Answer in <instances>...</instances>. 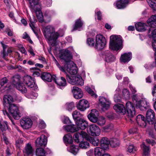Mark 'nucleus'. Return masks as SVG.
<instances>
[{"instance_id":"f257e3e1","label":"nucleus","mask_w":156,"mask_h":156,"mask_svg":"<svg viewBox=\"0 0 156 156\" xmlns=\"http://www.w3.org/2000/svg\"><path fill=\"white\" fill-rule=\"evenodd\" d=\"M44 34L52 46L56 45V40L59 36V34L57 32H55V28L53 26L49 25L45 27Z\"/></svg>"},{"instance_id":"f03ea898","label":"nucleus","mask_w":156,"mask_h":156,"mask_svg":"<svg viewBox=\"0 0 156 156\" xmlns=\"http://www.w3.org/2000/svg\"><path fill=\"white\" fill-rule=\"evenodd\" d=\"M55 62L59 69L62 72H66V71L68 73L73 75H75L77 73L76 68L75 66V64L74 62L71 60L65 62L66 63L62 66L59 64L56 59H55Z\"/></svg>"},{"instance_id":"7ed1b4c3","label":"nucleus","mask_w":156,"mask_h":156,"mask_svg":"<svg viewBox=\"0 0 156 156\" xmlns=\"http://www.w3.org/2000/svg\"><path fill=\"white\" fill-rule=\"evenodd\" d=\"M122 37L119 35H112L110 37L109 48L114 51H118L122 48Z\"/></svg>"},{"instance_id":"20e7f679","label":"nucleus","mask_w":156,"mask_h":156,"mask_svg":"<svg viewBox=\"0 0 156 156\" xmlns=\"http://www.w3.org/2000/svg\"><path fill=\"white\" fill-rule=\"evenodd\" d=\"M132 99L136 107L141 110L147 109L150 107L149 103L146 100L144 99L139 100L137 94L133 95Z\"/></svg>"},{"instance_id":"39448f33","label":"nucleus","mask_w":156,"mask_h":156,"mask_svg":"<svg viewBox=\"0 0 156 156\" xmlns=\"http://www.w3.org/2000/svg\"><path fill=\"white\" fill-rule=\"evenodd\" d=\"M8 111L15 119H19L21 116V114L19 112V106L17 105L14 104H10Z\"/></svg>"},{"instance_id":"423d86ee","label":"nucleus","mask_w":156,"mask_h":156,"mask_svg":"<svg viewBox=\"0 0 156 156\" xmlns=\"http://www.w3.org/2000/svg\"><path fill=\"white\" fill-rule=\"evenodd\" d=\"M24 83L28 87L33 88V90L36 89L37 87L35 84L34 80L31 76L27 75L23 78Z\"/></svg>"},{"instance_id":"0eeeda50","label":"nucleus","mask_w":156,"mask_h":156,"mask_svg":"<svg viewBox=\"0 0 156 156\" xmlns=\"http://www.w3.org/2000/svg\"><path fill=\"white\" fill-rule=\"evenodd\" d=\"M67 79L69 83L73 85L76 84L82 86L83 84V80L80 76L72 77L67 75Z\"/></svg>"},{"instance_id":"6e6552de","label":"nucleus","mask_w":156,"mask_h":156,"mask_svg":"<svg viewBox=\"0 0 156 156\" xmlns=\"http://www.w3.org/2000/svg\"><path fill=\"white\" fill-rule=\"evenodd\" d=\"M126 114L130 117H133L135 115V107L133 104L130 101H128L126 104Z\"/></svg>"},{"instance_id":"1a4fd4ad","label":"nucleus","mask_w":156,"mask_h":156,"mask_svg":"<svg viewBox=\"0 0 156 156\" xmlns=\"http://www.w3.org/2000/svg\"><path fill=\"white\" fill-rule=\"evenodd\" d=\"M87 133L85 132L81 131L80 133H76L73 137L75 141L77 143L82 141L83 138H85L87 140V138L90 137Z\"/></svg>"},{"instance_id":"9d476101","label":"nucleus","mask_w":156,"mask_h":156,"mask_svg":"<svg viewBox=\"0 0 156 156\" xmlns=\"http://www.w3.org/2000/svg\"><path fill=\"white\" fill-rule=\"evenodd\" d=\"M155 118V113L151 109H148L146 114V122L149 124H153L154 123Z\"/></svg>"},{"instance_id":"9b49d317","label":"nucleus","mask_w":156,"mask_h":156,"mask_svg":"<svg viewBox=\"0 0 156 156\" xmlns=\"http://www.w3.org/2000/svg\"><path fill=\"white\" fill-rule=\"evenodd\" d=\"M20 124L23 129H27L31 127L32 122L30 119L24 118L20 120Z\"/></svg>"},{"instance_id":"f8f14e48","label":"nucleus","mask_w":156,"mask_h":156,"mask_svg":"<svg viewBox=\"0 0 156 156\" xmlns=\"http://www.w3.org/2000/svg\"><path fill=\"white\" fill-rule=\"evenodd\" d=\"M89 129V133L92 136H98L100 134V129L96 124H93L90 125Z\"/></svg>"},{"instance_id":"ddd939ff","label":"nucleus","mask_w":156,"mask_h":156,"mask_svg":"<svg viewBox=\"0 0 156 156\" xmlns=\"http://www.w3.org/2000/svg\"><path fill=\"white\" fill-rule=\"evenodd\" d=\"M47 140L46 136L42 135L41 136L37 138L35 141L36 146L40 147L42 146H45L47 144Z\"/></svg>"},{"instance_id":"4468645a","label":"nucleus","mask_w":156,"mask_h":156,"mask_svg":"<svg viewBox=\"0 0 156 156\" xmlns=\"http://www.w3.org/2000/svg\"><path fill=\"white\" fill-rule=\"evenodd\" d=\"M103 55L105 61L107 62H112L115 60V57L109 51H105Z\"/></svg>"},{"instance_id":"2eb2a0df","label":"nucleus","mask_w":156,"mask_h":156,"mask_svg":"<svg viewBox=\"0 0 156 156\" xmlns=\"http://www.w3.org/2000/svg\"><path fill=\"white\" fill-rule=\"evenodd\" d=\"M98 112L95 109H93L91 110L90 113L88 115L87 117L90 121L93 122H96L98 119Z\"/></svg>"},{"instance_id":"dca6fc26","label":"nucleus","mask_w":156,"mask_h":156,"mask_svg":"<svg viewBox=\"0 0 156 156\" xmlns=\"http://www.w3.org/2000/svg\"><path fill=\"white\" fill-rule=\"evenodd\" d=\"M89 107V102L84 99L80 100L77 105V108L81 111H84Z\"/></svg>"},{"instance_id":"f3484780","label":"nucleus","mask_w":156,"mask_h":156,"mask_svg":"<svg viewBox=\"0 0 156 156\" xmlns=\"http://www.w3.org/2000/svg\"><path fill=\"white\" fill-rule=\"evenodd\" d=\"M31 11L35 12L36 14V16L39 21L41 23L43 22L44 19L43 15V14L40 9L37 7V5L34 6V8H30Z\"/></svg>"},{"instance_id":"a211bd4d","label":"nucleus","mask_w":156,"mask_h":156,"mask_svg":"<svg viewBox=\"0 0 156 156\" xmlns=\"http://www.w3.org/2000/svg\"><path fill=\"white\" fill-rule=\"evenodd\" d=\"M72 92L74 98L76 99H79L81 98L83 95V92L81 90L76 87H73Z\"/></svg>"},{"instance_id":"6ab92c4d","label":"nucleus","mask_w":156,"mask_h":156,"mask_svg":"<svg viewBox=\"0 0 156 156\" xmlns=\"http://www.w3.org/2000/svg\"><path fill=\"white\" fill-rule=\"evenodd\" d=\"M99 101L101 106L104 109H107L110 107L111 103L109 100L103 97H99Z\"/></svg>"},{"instance_id":"aec40b11","label":"nucleus","mask_w":156,"mask_h":156,"mask_svg":"<svg viewBox=\"0 0 156 156\" xmlns=\"http://www.w3.org/2000/svg\"><path fill=\"white\" fill-rule=\"evenodd\" d=\"M41 77L44 81L50 82L52 79L54 80L56 76L55 75L52 76L51 74L49 73L44 72L41 74Z\"/></svg>"},{"instance_id":"412c9836","label":"nucleus","mask_w":156,"mask_h":156,"mask_svg":"<svg viewBox=\"0 0 156 156\" xmlns=\"http://www.w3.org/2000/svg\"><path fill=\"white\" fill-rule=\"evenodd\" d=\"M75 122L78 129L82 130L85 129L88 126L87 122L82 119H79Z\"/></svg>"},{"instance_id":"4be33fe9","label":"nucleus","mask_w":156,"mask_h":156,"mask_svg":"<svg viewBox=\"0 0 156 156\" xmlns=\"http://www.w3.org/2000/svg\"><path fill=\"white\" fill-rule=\"evenodd\" d=\"M113 109L117 113L124 115L126 113V110L124 105L120 104H116L113 106Z\"/></svg>"},{"instance_id":"5701e85b","label":"nucleus","mask_w":156,"mask_h":156,"mask_svg":"<svg viewBox=\"0 0 156 156\" xmlns=\"http://www.w3.org/2000/svg\"><path fill=\"white\" fill-rule=\"evenodd\" d=\"M110 141L109 139L106 137H102L100 140V146L102 148L105 150L108 149Z\"/></svg>"},{"instance_id":"b1692460","label":"nucleus","mask_w":156,"mask_h":156,"mask_svg":"<svg viewBox=\"0 0 156 156\" xmlns=\"http://www.w3.org/2000/svg\"><path fill=\"white\" fill-rule=\"evenodd\" d=\"M61 58L64 60L65 62L70 60L72 58L70 51L67 49H65L62 51L61 55Z\"/></svg>"},{"instance_id":"393cba45","label":"nucleus","mask_w":156,"mask_h":156,"mask_svg":"<svg viewBox=\"0 0 156 156\" xmlns=\"http://www.w3.org/2000/svg\"><path fill=\"white\" fill-rule=\"evenodd\" d=\"M145 119L144 117L141 115H138L136 119L138 124L143 127H145L147 124L146 121L145 120Z\"/></svg>"},{"instance_id":"a878e982","label":"nucleus","mask_w":156,"mask_h":156,"mask_svg":"<svg viewBox=\"0 0 156 156\" xmlns=\"http://www.w3.org/2000/svg\"><path fill=\"white\" fill-rule=\"evenodd\" d=\"M14 101L13 99L12 96L10 95H5L3 98V104L4 107H7V105L12 104V103Z\"/></svg>"},{"instance_id":"bb28decb","label":"nucleus","mask_w":156,"mask_h":156,"mask_svg":"<svg viewBox=\"0 0 156 156\" xmlns=\"http://www.w3.org/2000/svg\"><path fill=\"white\" fill-rule=\"evenodd\" d=\"M132 57L131 53H125L121 55L120 59L121 62L126 63L129 62L131 59Z\"/></svg>"},{"instance_id":"cd10ccee","label":"nucleus","mask_w":156,"mask_h":156,"mask_svg":"<svg viewBox=\"0 0 156 156\" xmlns=\"http://www.w3.org/2000/svg\"><path fill=\"white\" fill-rule=\"evenodd\" d=\"M128 0H120L118 1L115 4L118 9H123L129 3Z\"/></svg>"},{"instance_id":"c85d7f7f","label":"nucleus","mask_w":156,"mask_h":156,"mask_svg":"<svg viewBox=\"0 0 156 156\" xmlns=\"http://www.w3.org/2000/svg\"><path fill=\"white\" fill-rule=\"evenodd\" d=\"M64 129L67 131L74 133L79 130L78 128L74 125H70L64 126Z\"/></svg>"},{"instance_id":"c756f323","label":"nucleus","mask_w":156,"mask_h":156,"mask_svg":"<svg viewBox=\"0 0 156 156\" xmlns=\"http://www.w3.org/2000/svg\"><path fill=\"white\" fill-rule=\"evenodd\" d=\"M55 82L58 85L60 86H65L66 85V81L65 79L61 77L60 78L57 79V77L54 79Z\"/></svg>"},{"instance_id":"7c9ffc66","label":"nucleus","mask_w":156,"mask_h":156,"mask_svg":"<svg viewBox=\"0 0 156 156\" xmlns=\"http://www.w3.org/2000/svg\"><path fill=\"white\" fill-rule=\"evenodd\" d=\"M136 29L139 31H144L147 29V26L145 23L139 22L135 24Z\"/></svg>"},{"instance_id":"2f4dec72","label":"nucleus","mask_w":156,"mask_h":156,"mask_svg":"<svg viewBox=\"0 0 156 156\" xmlns=\"http://www.w3.org/2000/svg\"><path fill=\"white\" fill-rule=\"evenodd\" d=\"M148 24L151 27H156V15L152 16L147 21Z\"/></svg>"},{"instance_id":"473e14b6","label":"nucleus","mask_w":156,"mask_h":156,"mask_svg":"<svg viewBox=\"0 0 156 156\" xmlns=\"http://www.w3.org/2000/svg\"><path fill=\"white\" fill-rule=\"evenodd\" d=\"M141 147L143 151V155L145 156H148L150 152L149 147L146 146L144 143H143L141 145Z\"/></svg>"},{"instance_id":"72a5a7b5","label":"nucleus","mask_w":156,"mask_h":156,"mask_svg":"<svg viewBox=\"0 0 156 156\" xmlns=\"http://www.w3.org/2000/svg\"><path fill=\"white\" fill-rule=\"evenodd\" d=\"M20 76L19 75H16L12 79V83L16 87L19 84H21L20 82Z\"/></svg>"},{"instance_id":"f704fd0d","label":"nucleus","mask_w":156,"mask_h":156,"mask_svg":"<svg viewBox=\"0 0 156 156\" xmlns=\"http://www.w3.org/2000/svg\"><path fill=\"white\" fill-rule=\"evenodd\" d=\"M23 152L25 154L32 155L33 154V150L31 145L27 144L23 150Z\"/></svg>"},{"instance_id":"c9c22d12","label":"nucleus","mask_w":156,"mask_h":156,"mask_svg":"<svg viewBox=\"0 0 156 156\" xmlns=\"http://www.w3.org/2000/svg\"><path fill=\"white\" fill-rule=\"evenodd\" d=\"M96 43H101L106 44L105 38L101 34H97L96 36Z\"/></svg>"},{"instance_id":"e433bc0d","label":"nucleus","mask_w":156,"mask_h":156,"mask_svg":"<svg viewBox=\"0 0 156 156\" xmlns=\"http://www.w3.org/2000/svg\"><path fill=\"white\" fill-rule=\"evenodd\" d=\"M67 150L74 154H77L79 150V147L78 146L72 145L67 148Z\"/></svg>"},{"instance_id":"4c0bfd02","label":"nucleus","mask_w":156,"mask_h":156,"mask_svg":"<svg viewBox=\"0 0 156 156\" xmlns=\"http://www.w3.org/2000/svg\"><path fill=\"white\" fill-rule=\"evenodd\" d=\"M104 150L102 148L96 147L95 149L94 154L95 156H101L104 154Z\"/></svg>"},{"instance_id":"58836bf2","label":"nucleus","mask_w":156,"mask_h":156,"mask_svg":"<svg viewBox=\"0 0 156 156\" xmlns=\"http://www.w3.org/2000/svg\"><path fill=\"white\" fill-rule=\"evenodd\" d=\"M63 140L65 143L72 144L73 142L72 136L69 134L65 135L63 137Z\"/></svg>"},{"instance_id":"ea45409f","label":"nucleus","mask_w":156,"mask_h":156,"mask_svg":"<svg viewBox=\"0 0 156 156\" xmlns=\"http://www.w3.org/2000/svg\"><path fill=\"white\" fill-rule=\"evenodd\" d=\"M83 24V22L80 19L77 20L75 22V25L73 27V30H78L79 28L81 27Z\"/></svg>"},{"instance_id":"a19ab883","label":"nucleus","mask_w":156,"mask_h":156,"mask_svg":"<svg viewBox=\"0 0 156 156\" xmlns=\"http://www.w3.org/2000/svg\"><path fill=\"white\" fill-rule=\"evenodd\" d=\"M46 152L42 148H37L36 150V154L37 156H45Z\"/></svg>"},{"instance_id":"79ce46f5","label":"nucleus","mask_w":156,"mask_h":156,"mask_svg":"<svg viewBox=\"0 0 156 156\" xmlns=\"http://www.w3.org/2000/svg\"><path fill=\"white\" fill-rule=\"evenodd\" d=\"M72 116L73 119L75 120V122L79 118H80L82 116V115L81 114L80 112L77 110H76L73 112L72 113Z\"/></svg>"},{"instance_id":"37998d69","label":"nucleus","mask_w":156,"mask_h":156,"mask_svg":"<svg viewBox=\"0 0 156 156\" xmlns=\"http://www.w3.org/2000/svg\"><path fill=\"white\" fill-rule=\"evenodd\" d=\"M150 6L154 10H156V0H147Z\"/></svg>"},{"instance_id":"c03bdc74","label":"nucleus","mask_w":156,"mask_h":156,"mask_svg":"<svg viewBox=\"0 0 156 156\" xmlns=\"http://www.w3.org/2000/svg\"><path fill=\"white\" fill-rule=\"evenodd\" d=\"M30 4V8L34 9V6L37 5L39 4L40 1L39 0H29Z\"/></svg>"},{"instance_id":"a18cd8bd","label":"nucleus","mask_w":156,"mask_h":156,"mask_svg":"<svg viewBox=\"0 0 156 156\" xmlns=\"http://www.w3.org/2000/svg\"><path fill=\"white\" fill-rule=\"evenodd\" d=\"M87 141H89L94 146H97L99 143V140H98L95 139L91 137L87 138Z\"/></svg>"},{"instance_id":"49530a36","label":"nucleus","mask_w":156,"mask_h":156,"mask_svg":"<svg viewBox=\"0 0 156 156\" xmlns=\"http://www.w3.org/2000/svg\"><path fill=\"white\" fill-rule=\"evenodd\" d=\"M110 144L112 147H115L119 145V141L117 139H113L110 141Z\"/></svg>"},{"instance_id":"de8ad7c7","label":"nucleus","mask_w":156,"mask_h":156,"mask_svg":"<svg viewBox=\"0 0 156 156\" xmlns=\"http://www.w3.org/2000/svg\"><path fill=\"white\" fill-rule=\"evenodd\" d=\"M114 128V125L112 123L109 124L103 128V129L105 132H108L112 130Z\"/></svg>"},{"instance_id":"09e8293b","label":"nucleus","mask_w":156,"mask_h":156,"mask_svg":"<svg viewBox=\"0 0 156 156\" xmlns=\"http://www.w3.org/2000/svg\"><path fill=\"white\" fill-rule=\"evenodd\" d=\"M106 44L101 43H96L95 48L98 50H101L103 49L105 46Z\"/></svg>"},{"instance_id":"8fccbe9b","label":"nucleus","mask_w":156,"mask_h":156,"mask_svg":"<svg viewBox=\"0 0 156 156\" xmlns=\"http://www.w3.org/2000/svg\"><path fill=\"white\" fill-rule=\"evenodd\" d=\"M85 89L88 93L92 96L93 97L95 98H97L98 96L97 95L94 93V91L91 89L90 87H86Z\"/></svg>"},{"instance_id":"3c124183","label":"nucleus","mask_w":156,"mask_h":156,"mask_svg":"<svg viewBox=\"0 0 156 156\" xmlns=\"http://www.w3.org/2000/svg\"><path fill=\"white\" fill-rule=\"evenodd\" d=\"M17 89L21 91L22 93H25L27 91V90L24 86L22 84H19L16 87Z\"/></svg>"},{"instance_id":"603ef678","label":"nucleus","mask_w":156,"mask_h":156,"mask_svg":"<svg viewBox=\"0 0 156 156\" xmlns=\"http://www.w3.org/2000/svg\"><path fill=\"white\" fill-rule=\"evenodd\" d=\"M79 144L80 147L82 149H86L89 147V143L87 141L80 142Z\"/></svg>"},{"instance_id":"864d4df0","label":"nucleus","mask_w":156,"mask_h":156,"mask_svg":"<svg viewBox=\"0 0 156 156\" xmlns=\"http://www.w3.org/2000/svg\"><path fill=\"white\" fill-rule=\"evenodd\" d=\"M33 20L31 18H30L29 19V20L30 22V23H29V25L30 27H31L33 30L35 34V32L34 31V29L35 28V27L34 25V23L36 22V20L35 19L34 17H33Z\"/></svg>"},{"instance_id":"5fc2aeb1","label":"nucleus","mask_w":156,"mask_h":156,"mask_svg":"<svg viewBox=\"0 0 156 156\" xmlns=\"http://www.w3.org/2000/svg\"><path fill=\"white\" fill-rule=\"evenodd\" d=\"M65 106L68 111H70L74 107V103L73 102L67 103L66 104Z\"/></svg>"},{"instance_id":"6e6d98bb","label":"nucleus","mask_w":156,"mask_h":156,"mask_svg":"<svg viewBox=\"0 0 156 156\" xmlns=\"http://www.w3.org/2000/svg\"><path fill=\"white\" fill-rule=\"evenodd\" d=\"M97 124L100 126H103L105 124L106 122L105 119L103 117L100 118L97 121Z\"/></svg>"},{"instance_id":"4d7b16f0","label":"nucleus","mask_w":156,"mask_h":156,"mask_svg":"<svg viewBox=\"0 0 156 156\" xmlns=\"http://www.w3.org/2000/svg\"><path fill=\"white\" fill-rule=\"evenodd\" d=\"M0 128L2 131H5L7 129L8 127L7 122H4L2 124L0 123Z\"/></svg>"},{"instance_id":"13d9d810","label":"nucleus","mask_w":156,"mask_h":156,"mask_svg":"<svg viewBox=\"0 0 156 156\" xmlns=\"http://www.w3.org/2000/svg\"><path fill=\"white\" fill-rule=\"evenodd\" d=\"M123 96L126 99L130 98V94L129 91L126 89H124L122 91Z\"/></svg>"},{"instance_id":"bf43d9fd","label":"nucleus","mask_w":156,"mask_h":156,"mask_svg":"<svg viewBox=\"0 0 156 156\" xmlns=\"http://www.w3.org/2000/svg\"><path fill=\"white\" fill-rule=\"evenodd\" d=\"M128 150L130 153H134L137 150V149L133 145H130L128 146Z\"/></svg>"},{"instance_id":"052dcab7","label":"nucleus","mask_w":156,"mask_h":156,"mask_svg":"<svg viewBox=\"0 0 156 156\" xmlns=\"http://www.w3.org/2000/svg\"><path fill=\"white\" fill-rule=\"evenodd\" d=\"M153 28L151 27V28L149 29L148 32L150 33V31H152L151 35L153 40L154 39H156V29L153 30Z\"/></svg>"},{"instance_id":"680f3d73","label":"nucleus","mask_w":156,"mask_h":156,"mask_svg":"<svg viewBox=\"0 0 156 156\" xmlns=\"http://www.w3.org/2000/svg\"><path fill=\"white\" fill-rule=\"evenodd\" d=\"M87 44L90 46H94V41L92 38H88L87 40Z\"/></svg>"},{"instance_id":"e2e57ef3","label":"nucleus","mask_w":156,"mask_h":156,"mask_svg":"<svg viewBox=\"0 0 156 156\" xmlns=\"http://www.w3.org/2000/svg\"><path fill=\"white\" fill-rule=\"evenodd\" d=\"M147 131L148 132L149 135L152 138H154V130L153 128L149 127L147 129Z\"/></svg>"},{"instance_id":"0e129e2a","label":"nucleus","mask_w":156,"mask_h":156,"mask_svg":"<svg viewBox=\"0 0 156 156\" xmlns=\"http://www.w3.org/2000/svg\"><path fill=\"white\" fill-rule=\"evenodd\" d=\"M43 3L44 5L48 7L50 6L52 3V0H43Z\"/></svg>"},{"instance_id":"69168bd1","label":"nucleus","mask_w":156,"mask_h":156,"mask_svg":"<svg viewBox=\"0 0 156 156\" xmlns=\"http://www.w3.org/2000/svg\"><path fill=\"white\" fill-rule=\"evenodd\" d=\"M3 51L2 53V55L3 58H4V59H5L6 57L8 55V53L5 51V49L6 48V46H5L3 44Z\"/></svg>"},{"instance_id":"338daca9","label":"nucleus","mask_w":156,"mask_h":156,"mask_svg":"<svg viewBox=\"0 0 156 156\" xmlns=\"http://www.w3.org/2000/svg\"><path fill=\"white\" fill-rule=\"evenodd\" d=\"M152 46L153 50L155 51L154 56H156V39H154L152 41Z\"/></svg>"},{"instance_id":"774afa93","label":"nucleus","mask_w":156,"mask_h":156,"mask_svg":"<svg viewBox=\"0 0 156 156\" xmlns=\"http://www.w3.org/2000/svg\"><path fill=\"white\" fill-rule=\"evenodd\" d=\"M46 125L44 122L42 120H40L39 124V127L41 129H44Z\"/></svg>"}]
</instances>
